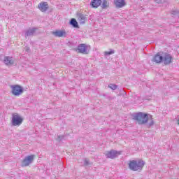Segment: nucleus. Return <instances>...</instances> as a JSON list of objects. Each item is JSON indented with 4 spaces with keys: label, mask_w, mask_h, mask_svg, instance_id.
<instances>
[{
    "label": "nucleus",
    "mask_w": 179,
    "mask_h": 179,
    "mask_svg": "<svg viewBox=\"0 0 179 179\" xmlns=\"http://www.w3.org/2000/svg\"><path fill=\"white\" fill-rule=\"evenodd\" d=\"M58 141H61L64 139V136H57Z\"/></svg>",
    "instance_id": "b1692460"
},
{
    "label": "nucleus",
    "mask_w": 179,
    "mask_h": 179,
    "mask_svg": "<svg viewBox=\"0 0 179 179\" xmlns=\"http://www.w3.org/2000/svg\"><path fill=\"white\" fill-rule=\"evenodd\" d=\"M12 94L14 96H20V94L23 92L24 90L23 87H22L20 85H12Z\"/></svg>",
    "instance_id": "39448f33"
},
{
    "label": "nucleus",
    "mask_w": 179,
    "mask_h": 179,
    "mask_svg": "<svg viewBox=\"0 0 179 179\" xmlns=\"http://www.w3.org/2000/svg\"><path fill=\"white\" fill-rule=\"evenodd\" d=\"M178 124H179V120H178Z\"/></svg>",
    "instance_id": "a878e982"
},
{
    "label": "nucleus",
    "mask_w": 179,
    "mask_h": 179,
    "mask_svg": "<svg viewBox=\"0 0 179 179\" xmlns=\"http://www.w3.org/2000/svg\"><path fill=\"white\" fill-rule=\"evenodd\" d=\"M78 52L80 54H89L87 46L85 43H81L78 47Z\"/></svg>",
    "instance_id": "0eeeda50"
},
{
    "label": "nucleus",
    "mask_w": 179,
    "mask_h": 179,
    "mask_svg": "<svg viewBox=\"0 0 179 179\" xmlns=\"http://www.w3.org/2000/svg\"><path fill=\"white\" fill-rule=\"evenodd\" d=\"M145 166V162L143 160H132L129 163V169L132 171H138V170H142Z\"/></svg>",
    "instance_id": "f03ea898"
},
{
    "label": "nucleus",
    "mask_w": 179,
    "mask_h": 179,
    "mask_svg": "<svg viewBox=\"0 0 179 179\" xmlns=\"http://www.w3.org/2000/svg\"><path fill=\"white\" fill-rule=\"evenodd\" d=\"M101 0H92L90 3V6H92V8H97L101 5Z\"/></svg>",
    "instance_id": "4468645a"
},
{
    "label": "nucleus",
    "mask_w": 179,
    "mask_h": 179,
    "mask_svg": "<svg viewBox=\"0 0 179 179\" xmlns=\"http://www.w3.org/2000/svg\"><path fill=\"white\" fill-rule=\"evenodd\" d=\"M115 52V51H114V50H110L108 52H104V55L107 56V55H113V54H114Z\"/></svg>",
    "instance_id": "412c9836"
},
{
    "label": "nucleus",
    "mask_w": 179,
    "mask_h": 179,
    "mask_svg": "<svg viewBox=\"0 0 179 179\" xmlns=\"http://www.w3.org/2000/svg\"><path fill=\"white\" fill-rule=\"evenodd\" d=\"M110 6V3L107 1V0H103L102 4H101V9H108Z\"/></svg>",
    "instance_id": "a211bd4d"
},
{
    "label": "nucleus",
    "mask_w": 179,
    "mask_h": 179,
    "mask_svg": "<svg viewBox=\"0 0 179 179\" xmlns=\"http://www.w3.org/2000/svg\"><path fill=\"white\" fill-rule=\"evenodd\" d=\"M172 16H174L175 17H178L179 16V10H173L171 11Z\"/></svg>",
    "instance_id": "6ab92c4d"
},
{
    "label": "nucleus",
    "mask_w": 179,
    "mask_h": 179,
    "mask_svg": "<svg viewBox=\"0 0 179 179\" xmlns=\"http://www.w3.org/2000/svg\"><path fill=\"white\" fill-rule=\"evenodd\" d=\"M171 59L173 57L170 55H165L164 58L163 57L164 64V65H170L171 64Z\"/></svg>",
    "instance_id": "ddd939ff"
},
{
    "label": "nucleus",
    "mask_w": 179,
    "mask_h": 179,
    "mask_svg": "<svg viewBox=\"0 0 179 179\" xmlns=\"http://www.w3.org/2000/svg\"><path fill=\"white\" fill-rule=\"evenodd\" d=\"M153 62H156V64H160L163 62V56L160 55V54L157 53L152 59Z\"/></svg>",
    "instance_id": "2eb2a0df"
},
{
    "label": "nucleus",
    "mask_w": 179,
    "mask_h": 179,
    "mask_svg": "<svg viewBox=\"0 0 179 179\" xmlns=\"http://www.w3.org/2000/svg\"><path fill=\"white\" fill-rule=\"evenodd\" d=\"M150 122L148 123V127L150 128V127H153V125H155V122L153 121V118H152V115L150 116Z\"/></svg>",
    "instance_id": "4be33fe9"
},
{
    "label": "nucleus",
    "mask_w": 179,
    "mask_h": 179,
    "mask_svg": "<svg viewBox=\"0 0 179 179\" xmlns=\"http://www.w3.org/2000/svg\"><path fill=\"white\" fill-rule=\"evenodd\" d=\"M33 160H34V155H29L26 157L22 162V167H27V166H29L33 163Z\"/></svg>",
    "instance_id": "423d86ee"
},
{
    "label": "nucleus",
    "mask_w": 179,
    "mask_h": 179,
    "mask_svg": "<svg viewBox=\"0 0 179 179\" xmlns=\"http://www.w3.org/2000/svg\"><path fill=\"white\" fill-rule=\"evenodd\" d=\"M84 164L85 166H89V164H90L89 163V160H87V159H85V161H84Z\"/></svg>",
    "instance_id": "5701e85b"
},
{
    "label": "nucleus",
    "mask_w": 179,
    "mask_h": 179,
    "mask_svg": "<svg viewBox=\"0 0 179 179\" xmlns=\"http://www.w3.org/2000/svg\"><path fill=\"white\" fill-rule=\"evenodd\" d=\"M120 155H121V151L111 150L110 151H107L105 154V156H106L107 159H115L118 157Z\"/></svg>",
    "instance_id": "20e7f679"
},
{
    "label": "nucleus",
    "mask_w": 179,
    "mask_h": 179,
    "mask_svg": "<svg viewBox=\"0 0 179 179\" xmlns=\"http://www.w3.org/2000/svg\"><path fill=\"white\" fill-rule=\"evenodd\" d=\"M3 62L6 65H13L15 60H13V57L6 56L4 57Z\"/></svg>",
    "instance_id": "f8f14e48"
},
{
    "label": "nucleus",
    "mask_w": 179,
    "mask_h": 179,
    "mask_svg": "<svg viewBox=\"0 0 179 179\" xmlns=\"http://www.w3.org/2000/svg\"><path fill=\"white\" fill-rule=\"evenodd\" d=\"M69 23L75 29H78L79 27V24H78V21H76V20L75 18H72L70 20Z\"/></svg>",
    "instance_id": "f3484780"
},
{
    "label": "nucleus",
    "mask_w": 179,
    "mask_h": 179,
    "mask_svg": "<svg viewBox=\"0 0 179 179\" xmlns=\"http://www.w3.org/2000/svg\"><path fill=\"white\" fill-rule=\"evenodd\" d=\"M25 51H26L27 52H30V48H27L25 49Z\"/></svg>",
    "instance_id": "393cba45"
},
{
    "label": "nucleus",
    "mask_w": 179,
    "mask_h": 179,
    "mask_svg": "<svg viewBox=\"0 0 179 179\" xmlns=\"http://www.w3.org/2000/svg\"><path fill=\"white\" fill-rule=\"evenodd\" d=\"M52 34L55 36V37H66V36H68L66 31L64 30H56L55 31H52Z\"/></svg>",
    "instance_id": "6e6552de"
},
{
    "label": "nucleus",
    "mask_w": 179,
    "mask_h": 179,
    "mask_svg": "<svg viewBox=\"0 0 179 179\" xmlns=\"http://www.w3.org/2000/svg\"><path fill=\"white\" fill-rule=\"evenodd\" d=\"M108 87L110 89H111L112 90H116V89H117V87H118V86L115 84H109Z\"/></svg>",
    "instance_id": "aec40b11"
},
{
    "label": "nucleus",
    "mask_w": 179,
    "mask_h": 179,
    "mask_svg": "<svg viewBox=\"0 0 179 179\" xmlns=\"http://www.w3.org/2000/svg\"><path fill=\"white\" fill-rule=\"evenodd\" d=\"M36 30H37V28L29 29L26 31V36H27V37H30V36H33V34L36 33Z\"/></svg>",
    "instance_id": "dca6fc26"
},
{
    "label": "nucleus",
    "mask_w": 179,
    "mask_h": 179,
    "mask_svg": "<svg viewBox=\"0 0 179 179\" xmlns=\"http://www.w3.org/2000/svg\"><path fill=\"white\" fill-rule=\"evenodd\" d=\"M134 120L137 121L139 125H145L149 121V117L148 114L140 112L134 115Z\"/></svg>",
    "instance_id": "f257e3e1"
},
{
    "label": "nucleus",
    "mask_w": 179,
    "mask_h": 179,
    "mask_svg": "<svg viewBox=\"0 0 179 179\" xmlns=\"http://www.w3.org/2000/svg\"><path fill=\"white\" fill-rule=\"evenodd\" d=\"M38 9L41 12H47V10L48 9V3L47 2H41L38 4Z\"/></svg>",
    "instance_id": "9b49d317"
},
{
    "label": "nucleus",
    "mask_w": 179,
    "mask_h": 179,
    "mask_svg": "<svg viewBox=\"0 0 179 179\" xmlns=\"http://www.w3.org/2000/svg\"><path fill=\"white\" fill-rule=\"evenodd\" d=\"M23 123V119L17 113L12 115L11 124L13 127H20Z\"/></svg>",
    "instance_id": "7ed1b4c3"
},
{
    "label": "nucleus",
    "mask_w": 179,
    "mask_h": 179,
    "mask_svg": "<svg viewBox=\"0 0 179 179\" xmlns=\"http://www.w3.org/2000/svg\"><path fill=\"white\" fill-rule=\"evenodd\" d=\"M115 6L118 9L124 8L127 5L125 0H114Z\"/></svg>",
    "instance_id": "9d476101"
},
{
    "label": "nucleus",
    "mask_w": 179,
    "mask_h": 179,
    "mask_svg": "<svg viewBox=\"0 0 179 179\" xmlns=\"http://www.w3.org/2000/svg\"><path fill=\"white\" fill-rule=\"evenodd\" d=\"M77 17L80 24H85V23H86V20H87L86 15L82 14L81 13H78L77 14Z\"/></svg>",
    "instance_id": "1a4fd4ad"
}]
</instances>
